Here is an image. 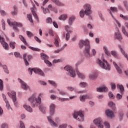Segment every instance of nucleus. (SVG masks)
<instances>
[{
	"mask_svg": "<svg viewBox=\"0 0 128 128\" xmlns=\"http://www.w3.org/2000/svg\"><path fill=\"white\" fill-rule=\"evenodd\" d=\"M84 46H85V50L84 52L85 54H88V56H92L90 52V41L88 40H80L79 42V46L80 48H84Z\"/></svg>",
	"mask_w": 128,
	"mask_h": 128,
	"instance_id": "nucleus-1",
	"label": "nucleus"
},
{
	"mask_svg": "<svg viewBox=\"0 0 128 128\" xmlns=\"http://www.w3.org/2000/svg\"><path fill=\"white\" fill-rule=\"evenodd\" d=\"M42 94H40L38 99L36 98V94H34L30 98L28 99V100L32 103V108H34L36 106H38V104L42 102V99L40 96H42Z\"/></svg>",
	"mask_w": 128,
	"mask_h": 128,
	"instance_id": "nucleus-2",
	"label": "nucleus"
},
{
	"mask_svg": "<svg viewBox=\"0 0 128 128\" xmlns=\"http://www.w3.org/2000/svg\"><path fill=\"white\" fill-rule=\"evenodd\" d=\"M74 118L78 120V122H84V116L82 111L74 112L72 114Z\"/></svg>",
	"mask_w": 128,
	"mask_h": 128,
	"instance_id": "nucleus-3",
	"label": "nucleus"
},
{
	"mask_svg": "<svg viewBox=\"0 0 128 128\" xmlns=\"http://www.w3.org/2000/svg\"><path fill=\"white\" fill-rule=\"evenodd\" d=\"M98 64L102 68H104V70H110V66L108 61L104 59H103L102 61L98 60Z\"/></svg>",
	"mask_w": 128,
	"mask_h": 128,
	"instance_id": "nucleus-4",
	"label": "nucleus"
},
{
	"mask_svg": "<svg viewBox=\"0 0 128 128\" xmlns=\"http://www.w3.org/2000/svg\"><path fill=\"white\" fill-rule=\"evenodd\" d=\"M7 22L9 24V26H12L13 30L16 32H18V28H22V24L21 23H18L16 22H10V20L8 19Z\"/></svg>",
	"mask_w": 128,
	"mask_h": 128,
	"instance_id": "nucleus-5",
	"label": "nucleus"
},
{
	"mask_svg": "<svg viewBox=\"0 0 128 128\" xmlns=\"http://www.w3.org/2000/svg\"><path fill=\"white\" fill-rule=\"evenodd\" d=\"M84 12L86 16H90L92 14V6L90 4H86L84 6Z\"/></svg>",
	"mask_w": 128,
	"mask_h": 128,
	"instance_id": "nucleus-6",
	"label": "nucleus"
},
{
	"mask_svg": "<svg viewBox=\"0 0 128 128\" xmlns=\"http://www.w3.org/2000/svg\"><path fill=\"white\" fill-rule=\"evenodd\" d=\"M64 68L65 70L68 72L69 76H70L71 78H74L76 76V72L72 66H65Z\"/></svg>",
	"mask_w": 128,
	"mask_h": 128,
	"instance_id": "nucleus-7",
	"label": "nucleus"
},
{
	"mask_svg": "<svg viewBox=\"0 0 128 128\" xmlns=\"http://www.w3.org/2000/svg\"><path fill=\"white\" fill-rule=\"evenodd\" d=\"M28 71L29 72L30 74H32V72H34L35 74H40V76H44L42 70L39 68H34L31 69L30 68H29Z\"/></svg>",
	"mask_w": 128,
	"mask_h": 128,
	"instance_id": "nucleus-8",
	"label": "nucleus"
},
{
	"mask_svg": "<svg viewBox=\"0 0 128 128\" xmlns=\"http://www.w3.org/2000/svg\"><path fill=\"white\" fill-rule=\"evenodd\" d=\"M102 120L100 118H96L94 120V124L98 126V128H104V126L102 124Z\"/></svg>",
	"mask_w": 128,
	"mask_h": 128,
	"instance_id": "nucleus-9",
	"label": "nucleus"
},
{
	"mask_svg": "<svg viewBox=\"0 0 128 128\" xmlns=\"http://www.w3.org/2000/svg\"><path fill=\"white\" fill-rule=\"evenodd\" d=\"M40 56H41L42 58V60H44V62L45 64H48V66H52V63H50V61L46 60L48 58V56H46V54L44 53H42L40 54Z\"/></svg>",
	"mask_w": 128,
	"mask_h": 128,
	"instance_id": "nucleus-10",
	"label": "nucleus"
},
{
	"mask_svg": "<svg viewBox=\"0 0 128 128\" xmlns=\"http://www.w3.org/2000/svg\"><path fill=\"white\" fill-rule=\"evenodd\" d=\"M18 80L22 88H23V90H28L30 88V86H28V84H26L22 80L18 79Z\"/></svg>",
	"mask_w": 128,
	"mask_h": 128,
	"instance_id": "nucleus-11",
	"label": "nucleus"
},
{
	"mask_svg": "<svg viewBox=\"0 0 128 128\" xmlns=\"http://www.w3.org/2000/svg\"><path fill=\"white\" fill-rule=\"evenodd\" d=\"M8 94L10 98H12V100L14 104H16V92H14V91H12L11 92V94L10 92H8Z\"/></svg>",
	"mask_w": 128,
	"mask_h": 128,
	"instance_id": "nucleus-12",
	"label": "nucleus"
},
{
	"mask_svg": "<svg viewBox=\"0 0 128 128\" xmlns=\"http://www.w3.org/2000/svg\"><path fill=\"white\" fill-rule=\"evenodd\" d=\"M30 10H31L34 16L36 18V20H38V15L36 13V6H34V4L33 7L32 8H31Z\"/></svg>",
	"mask_w": 128,
	"mask_h": 128,
	"instance_id": "nucleus-13",
	"label": "nucleus"
},
{
	"mask_svg": "<svg viewBox=\"0 0 128 128\" xmlns=\"http://www.w3.org/2000/svg\"><path fill=\"white\" fill-rule=\"evenodd\" d=\"M90 96L88 94L82 95L80 96V102H86V100H90Z\"/></svg>",
	"mask_w": 128,
	"mask_h": 128,
	"instance_id": "nucleus-14",
	"label": "nucleus"
},
{
	"mask_svg": "<svg viewBox=\"0 0 128 128\" xmlns=\"http://www.w3.org/2000/svg\"><path fill=\"white\" fill-rule=\"evenodd\" d=\"M48 120L50 124H51V126H55L56 128L58 127V124H56L54 120H52V116H49L47 117Z\"/></svg>",
	"mask_w": 128,
	"mask_h": 128,
	"instance_id": "nucleus-15",
	"label": "nucleus"
},
{
	"mask_svg": "<svg viewBox=\"0 0 128 128\" xmlns=\"http://www.w3.org/2000/svg\"><path fill=\"white\" fill-rule=\"evenodd\" d=\"M106 114L108 118H112L114 116V112L112 111L108 110L106 111Z\"/></svg>",
	"mask_w": 128,
	"mask_h": 128,
	"instance_id": "nucleus-16",
	"label": "nucleus"
},
{
	"mask_svg": "<svg viewBox=\"0 0 128 128\" xmlns=\"http://www.w3.org/2000/svg\"><path fill=\"white\" fill-rule=\"evenodd\" d=\"M50 114L52 116L54 114V110L56 108V105L54 104H52L50 106Z\"/></svg>",
	"mask_w": 128,
	"mask_h": 128,
	"instance_id": "nucleus-17",
	"label": "nucleus"
},
{
	"mask_svg": "<svg viewBox=\"0 0 128 128\" xmlns=\"http://www.w3.org/2000/svg\"><path fill=\"white\" fill-rule=\"evenodd\" d=\"M52 2H54L56 6H64V3H62V2H60V0H51Z\"/></svg>",
	"mask_w": 128,
	"mask_h": 128,
	"instance_id": "nucleus-18",
	"label": "nucleus"
},
{
	"mask_svg": "<svg viewBox=\"0 0 128 128\" xmlns=\"http://www.w3.org/2000/svg\"><path fill=\"white\" fill-rule=\"evenodd\" d=\"M108 89L106 86L97 88V92H108Z\"/></svg>",
	"mask_w": 128,
	"mask_h": 128,
	"instance_id": "nucleus-19",
	"label": "nucleus"
},
{
	"mask_svg": "<svg viewBox=\"0 0 128 128\" xmlns=\"http://www.w3.org/2000/svg\"><path fill=\"white\" fill-rule=\"evenodd\" d=\"M115 38L119 40H122V34H120V32L118 31L115 33Z\"/></svg>",
	"mask_w": 128,
	"mask_h": 128,
	"instance_id": "nucleus-20",
	"label": "nucleus"
},
{
	"mask_svg": "<svg viewBox=\"0 0 128 128\" xmlns=\"http://www.w3.org/2000/svg\"><path fill=\"white\" fill-rule=\"evenodd\" d=\"M24 108L26 110H27V112H32V107H30V106H28L26 104H24Z\"/></svg>",
	"mask_w": 128,
	"mask_h": 128,
	"instance_id": "nucleus-21",
	"label": "nucleus"
},
{
	"mask_svg": "<svg viewBox=\"0 0 128 128\" xmlns=\"http://www.w3.org/2000/svg\"><path fill=\"white\" fill-rule=\"evenodd\" d=\"M113 64L114 66H115L118 72V74H122V70L120 68V67H118V66L116 63V62H113Z\"/></svg>",
	"mask_w": 128,
	"mask_h": 128,
	"instance_id": "nucleus-22",
	"label": "nucleus"
},
{
	"mask_svg": "<svg viewBox=\"0 0 128 128\" xmlns=\"http://www.w3.org/2000/svg\"><path fill=\"white\" fill-rule=\"evenodd\" d=\"M96 78H98V76H96V74L94 73L90 74L89 76V78L91 80H96Z\"/></svg>",
	"mask_w": 128,
	"mask_h": 128,
	"instance_id": "nucleus-23",
	"label": "nucleus"
},
{
	"mask_svg": "<svg viewBox=\"0 0 128 128\" xmlns=\"http://www.w3.org/2000/svg\"><path fill=\"white\" fill-rule=\"evenodd\" d=\"M66 18H68V14H63L59 17L60 20H66Z\"/></svg>",
	"mask_w": 128,
	"mask_h": 128,
	"instance_id": "nucleus-24",
	"label": "nucleus"
},
{
	"mask_svg": "<svg viewBox=\"0 0 128 128\" xmlns=\"http://www.w3.org/2000/svg\"><path fill=\"white\" fill-rule=\"evenodd\" d=\"M108 106H110V108H112V110H116V104L112 102H110L108 103Z\"/></svg>",
	"mask_w": 128,
	"mask_h": 128,
	"instance_id": "nucleus-25",
	"label": "nucleus"
},
{
	"mask_svg": "<svg viewBox=\"0 0 128 128\" xmlns=\"http://www.w3.org/2000/svg\"><path fill=\"white\" fill-rule=\"evenodd\" d=\"M19 38L20 40H22V42L24 44L28 46V42H26V40L22 36H19Z\"/></svg>",
	"mask_w": 128,
	"mask_h": 128,
	"instance_id": "nucleus-26",
	"label": "nucleus"
},
{
	"mask_svg": "<svg viewBox=\"0 0 128 128\" xmlns=\"http://www.w3.org/2000/svg\"><path fill=\"white\" fill-rule=\"evenodd\" d=\"M74 20H76V17H74V16L70 17L68 21V24L70 26H72V22Z\"/></svg>",
	"mask_w": 128,
	"mask_h": 128,
	"instance_id": "nucleus-27",
	"label": "nucleus"
},
{
	"mask_svg": "<svg viewBox=\"0 0 128 128\" xmlns=\"http://www.w3.org/2000/svg\"><path fill=\"white\" fill-rule=\"evenodd\" d=\"M92 54H90V56H88V54H86V56H87L88 58H90V56H94L96 54V49H92Z\"/></svg>",
	"mask_w": 128,
	"mask_h": 128,
	"instance_id": "nucleus-28",
	"label": "nucleus"
},
{
	"mask_svg": "<svg viewBox=\"0 0 128 128\" xmlns=\"http://www.w3.org/2000/svg\"><path fill=\"white\" fill-rule=\"evenodd\" d=\"M117 88H120L121 94H122V92H124V86H122V84L120 85L118 84H117Z\"/></svg>",
	"mask_w": 128,
	"mask_h": 128,
	"instance_id": "nucleus-29",
	"label": "nucleus"
},
{
	"mask_svg": "<svg viewBox=\"0 0 128 128\" xmlns=\"http://www.w3.org/2000/svg\"><path fill=\"white\" fill-rule=\"evenodd\" d=\"M104 52L108 56H112L110 55V52H108V48L106 47H104Z\"/></svg>",
	"mask_w": 128,
	"mask_h": 128,
	"instance_id": "nucleus-30",
	"label": "nucleus"
},
{
	"mask_svg": "<svg viewBox=\"0 0 128 128\" xmlns=\"http://www.w3.org/2000/svg\"><path fill=\"white\" fill-rule=\"evenodd\" d=\"M110 15L112 16V18H114L117 24L118 25V26H119V28H120V22L116 20V18H114V15H112V11H110Z\"/></svg>",
	"mask_w": 128,
	"mask_h": 128,
	"instance_id": "nucleus-31",
	"label": "nucleus"
},
{
	"mask_svg": "<svg viewBox=\"0 0 128 128\" xmlns=\"http://www.w3.org/2000/svg\"><path fill=\"white\" fill-rule=\"evenodd\" d=\"M26 56H27V54H24L23 58L24 60V62L26 66H28L29 64H28V60H26Z\"/></svg>",
	"mask_w": 128,
	"mask_h": 128,
	"instance_id": "nucleus-32",
	"label": "nucleus"
},
{
	"mask_svg": "<svg viewBox=\"0 0 128 128\" xmlns=\"http://www.w3.org/2000/svg\"><path fill=\"white\" fill-rule=\"evenodd\" d=\"M16 44V42H11L10 43V48H12V50H14L15 46Z\"/></svg>",
	"mask_w": 128,
	"mask_h": 128,
	"instance_id": "nucleus-33",
	"label": "nucleus"
},
{
	"mask_svg": "<svg viewBox=\"0 0 128 128\" xmlns=\"http://www.w3.org/2000/svg\"><path fill=\"white\" fill-rule=\"evenodd\" d=\"M14 11L12 12V16H16L18 14V10L16 9V6L14 7Z\"/></svg>",
	"mask_w": 128,
	"mask_h": 128,
	"instance_id": "nucleus-34",
	"label": "nucleus"
},
{
	"mask_svg": "<svg viewBox=\"0 0 128 128\" xmlns=\"http://www.w3.org/2000/svg\"><path fill=\"white\" fill-rule=\"evenodd\" d=\"M76 72H77V74H78V76L79 78H84L85 76H84V74L80 73V72L78 71H77Z\"/></svg>",
	"mask_w": 128,
	"mask_h": 128,
	"instance_id": "nucleus-35",
	"label": "nucleus"
},
{
	"mask_svg": "<svg viewBox=\"0 0 128 128\" xmlns=\"http://www.w3.org/2000/svg\"><path fill=\"white\" fill-rule=\"evenodd\" d=\"M48 82L50 84H52V86L54 88H56L57 85L54 81L49 80H48Z\"/></svg>",
	"mask_w": 128,
	"mask_h": 128,
	"instance_id": "nucleus-36",
	"label": "nucleus"
},
{
	"mask_svg": "<svg viewBox=\"0 0 128 128\" xmlns=\"http://www.w3.org/2000/svg\"><path fill=\"white\" fill-rule=\"evenodd\" d=\"M41 8L44 14H48V12H50V10H48V8H44V6H42Z\"/></svg>",
	"mask_w": 128,
	"mask_h": 128,
	"instance_id": "nucleus-37",
	"label": "nucleus"
},
{
	"mask_svg": "<svg viewBox=\"0 0 128 128\" xmlns=\"http://www.w3.org/2000/svg\"><path fill=\"white\" fill-rule=\"evenodd\" d=\"M72 30H70L69 32H67L66 34V40H70V34H71Z\"/></svg>",
	"mask_w": 128,
	"mask_h": 128,
	"instance_id": "nucleus-38",
	"label": "nucleus"
},
{
	"mask_svg": "<svg viewBox=\"0 0 128 128\" xmlns=\"http://www.w3.org/2000/svg\"><path fill=\"white\" fill-rule=\"evenodd\" d=\"M120 18H122L124 20L128 21V16H124L122 14H120Z\"/></svg>",
	"mask_w": 128,
	"mask_h": 128,
	"instance_id": "nucleus-39",
	"label": "nucleus"
},
{
	"mask_svg": "<svg viewBox=\"0 0 128 128\" xmlns=\"http://www.w3.org/2000/svg\"><path fill=\"white\" fill-rule=\"evenodd\" d=\"M2 46L4 48L5 50H8V44L6 42H4V43H2Z\"/></svg>",
	"mask_w": 128,
	"mask_h": 128,
	"instance_id": "nucleus-40",
	"label": "nucleus"
},
{
	"mask_svg": "<svg viewBox=\"0 0 128 128\" xmlns=\"http://www.w3.org/2000/svg\"><path fill=\"white\" fill-rule=\"evenodd\" d=\"M46 24H52V18H50V17H48L46 19Z\"/></svg>",
	"mask_w": 128,
	"mask_h": 128,
	"instance_id": "nucleus-41",
	"label": "nucleus"
},
{
	"mask_svg": "<svg viewBox=\"0 0 128 128\" xmlns=\"http://www.w3.org/2000/svg\"><path fill=\"white\" fill-rule=\"evenodd\" d=\"M110 10L112 12H118V8L116 7H110Z\"/></svg>",
	"mask_w": 128,
	"mask_h": 128,
	"instance_id": "nucleus-42",
	"label": "nucleus"
},
{
	"mask_svg": "<svg viewBox=\"0 0 128 128\" xmlns=\"http://www.w3.org/2000/svg\"><path fill=\"white\" fill-rule=\"evenodd\" d=\"M111 54L112 56H113L114 58H118V53L114 50L111 51Z\"/></svg>",
	"mask_w": 128,
	"mask_h": 128,
	"instance_id": "nucleus-43",
	"label": "nucleus"
},
{
	"mask_svg": "<svg viewBox=\"0 0 128 128\" xmlns=\"http://www.w3.org/2000/svg\"><path fill=\"white\" fill-rule=\"evenodd\" d=\"M58 100L60 102H66V100H68V98H58Z\"/></svg>",
	"mask_w": 128,
	"mask_h": 128,
	"instance_id": "nucleus-44",
	"label": "nucleus"
},
{
	"mask_svg": "<svg viewBox=\"0 0 128 128\" xmlns=\"http://www.w3.org/2000/svg\"><path fill=\"white\" fill-rule=\"evenodd\" d=\"M123 4H124V6L125 8L128 12V2L124 0V1L123 2Z\"/></svg>",
	"mask_w": 128,
	"mask_h": 128,
	"instance_id": "nucleus-45",
	"label": "nucleus"
},
{
	"mask_svg": "<svg viewBox=\"0 0 128 128\" xmlns=\"http://www.w3.org/2000/svg\"><path fill=\"white\" fill-rule=\"evenodd\" d=\"M4 90V82L0 79V90Z\"/></svg>",
	"mask_w": 128,
	"mask_h": 128,
	"instance_id": "nucleus-46",
	"label": "nucleus"
},
{
	"mask_svg": "<svg viewBox=\"0 0 128 128\" xmlns=\"http://www.w3.org/2000/svg\"><path fill=\"white\" fill-rule=\"evenodd\" d=\"M39 108H40V110H41V112H43V114H44V112H46V107H44L42 106H40L39 107Z\"/></svg>",
	"mask_w": 128,
	"mask_h": 128,
	"instance_id": "nucleus-47",
	"label": "nucleus"
},
{
	"mask_svg": "<svg viewBox=\"0 0 128 128\" xmlns=\"http://www.w3.org/2000/svg\"><path fill=\"white\" fill-rule=\"evenodd\" d=\"M26 34L28 36V38H32V36H34V34H32V32H30V31H26Z\"/></svg>",
	"mask_w": 128,
	"mask_h": 128,
	"instance_id": "nucleus-48",
	"label": "nucleus"
},
{
	"mask_svg": "<svg viewBox=\"0 0 128 128\" xmlns=\"http://www.w3.org/2000/svg\"><path fill=\"white\" fill-rule=\"evenodd\" d=\"M104 126H105L106 128H110V124L108 122H104Z\"/></svg>",
	"mask_w": 128,
	"mask_h": 128,
	"instance_id": "nucleus-49",
	"label": "nucleus"
},
{
	"mask_svg": "<svg viewBox=\"0 0 128 128\" xmlns=\"http://www.w3.org/2000/svg\"><path fill=\"white\" fill-rule=\"evenodd\" d=\"M3 66V68L4 70V72H6V74H8L9 72H8V66H6L4 65L2 66Z\"/></svg>",
	"mask_w": 128,
	"mask_h": 128,
	"instance_id": "nucleus-50",
	"label": "nucleus"
},
{
	"mask_svg": "<svg viewBox=\"0 0 128 128\" xmlns=\"http://www.w3.org/2000/svg\"><path fill=\"white\" fill-rule=\"evenodd\" d=\"M29 48H30V50H34V52H40V49H38V48H34L32 46H30Z\"/></svg>",
	"mask_w": 128,
	"mask_h": 128,
	"instance_id": "nucleus-51",
	"label": "nucleus"
},
{
	"mask_svg": "<svg viewBox=\"0 0 128 128\" xmlns=\"http://www.w3.org/2000/svg\"><path fill=\"white\" fill-rule=\"evenodd\" d=\"M28 20H30V22H32V24L33 22H32V14H28Z\"/></svg>",
	"mask_w": 128,
	"mask_h": 128,
	"instance_id": "nucleus-52",
	"label": "nucleus"
},
{
	"mask_svg": "<svg viewBox=\"0 0 128 128\" xmlns=\"http://www.w3.org/2000/svg\"><path fill=\"white\" fill-rule=\"evenodd\" d=\"M58 92H59V94H60V96H66V92H64L62 91H60L59 89L58 90Z\"/></svg>",
	"mask_w": 128,
	"mask_h": 128,
	"instance_id": "nucleus-53",
	"label": "nucleus"
},
{
	"mask_svg": "<svg viewBox=\"0 0 128 128\" xmlns=\"http://www.w3.org/2000/svg\"><path fill=\"white\" fill-rule=\"evenodd\" d=\"M80 16L81 18H84V10H81L80 11Z\"/></svg>",
	"mask_w": 128,
	"mask_h": 128,
	"instance_id": "nucleus-54",
	"label": "nucleus"
},
{
	"mask_svg": "<svg viewBox=\"0 0 128 128\" xmlns=\"http://www.w3.org/2000/svg\"><path fill=\"white\" fill-rule=\"evenodd\" d=\"M14 56L16 58H21L20 54V52H14Z\"/></svg>",
	"mask_w": 128,
	"mask_h": 128,
	"instance_id": "nucleus-55",
	"label": "nucleus"
},
{
	"mask_svg": "<svg viewBox=\"0 0 128 128\" xmlns=\"http://www.w3.org/2000/svg\"><path fill=\"white\" fill-rule=\"evenodd\" d=\"M2 29L4 30H6V23L4 22V20H2Z\"/></svg>",
	"mask_w": 128,
	"mask_h": 128,
	"instance_id": "nucleus-56",
	"label": "nucleus"
},
{
	"mask_svg": "<svg viewBox=\"0 0 128 128\" xmlns=\"http://www.w3.org/2000/svg\"><path fill=\"white\" fill-rule=\"evenodd\" d=\"M110 86H111V88H112V90H114L116 89V84H114V83H111L110 84Z\"/></svg>",
	"mask_w": 128,
	"mask_h": 128,
	"instance_id": "nucleus-57",
	"label": "nucleus"
},
{
	"mask_svg": "<svg viewBox=\"0 0 128 128\" xmlns=\"http://www.w3.org/2000/svg\"><path fill=\"white\" fill-rule=\"evenodd\" d=\"M48 9L50 10H54V8L52 7V4H49L48 5Z\"/></svg>",
	"mask_w": 128,
	"mask_h": 128,
	"instance_id": "nucleus-58",
	"label": "nucleus"
},
{
	"mask_svg": "<svg viewBox=\"0 0 128 128\" xmlns=\"http://www.w3.org/2000/svg\"><path fill=\"white\" fill-rule=\"evenodd\" d=\"M80 86H81V88H85V86H86V83L85 82H81L80 84Z\"/></svg>",
	"mask_w": 128,
	"mask_h": 128,
	"instance_id": "nucleus-59",
	"label": "nucleus"
},
{
	"mask_svg": "<svg viewBox=\"0 0 128 128\" xmlns=\"http://www.w3.org/2000/svg\"><path fill=\"white\" fill-rule=\"evenodd\" d=\"M0 14H1V16H4L6 14V13L4 10H1L0 11Z\"/></svg>",
	"mask_w": 128,
	"mask_h": 128,
	"instance_id": "nucleus-60",
	"label": "nucleus"
},
{
	"mask_svg": "<svg viewBox=\"0 0 128 128\" xmlns=\"http://www.w3.org/2000/svg\"><path fill=\"white\" fill-rule=\"evenodd\" d=\"M118 8L120 10H121V12H124V8L122 6L119 5L118 6Z\"/></svg>",
	"mask_w": 128,
	"mask_h": 128,
	"instance_id": "nucleus-61",
	"label": "nucleus"
},
{
	"mask_svg": "<svg viewBox=\"0 0 128 128\" xmlns=\"http://www.w3.org/2000/svg\"><path fill=\"white\" fill-rule=\"evenodd\" d=\"M20 128H26L24 124L22 121H20Z\"/></svg>",
	"mask_w": 128,
	"mask_h": 128,
	"instance_id": "nucleus-62",
	"label": "nucleus"
},
{
	"mask_svg": "<svg viewBox=\"0 0 128 128\" xmlns=\"http://www.w3.org/2000/svg\"><path fill=\"white\" fill-rule=\"evenodd\" d=\"M67 125L66 124H62L60 125L59 128H66Z\"/></svg>",
	"mask_w": 128,
	"mask_h": 128,
	"instance_id": "nucleus-63",
	"label": "nucleus"
},
{
	"mask_svg": "<svg viewBox=\"0 0 128 128\" xmlns=\"http://www.w3.org/2000/svg\"><path fill=\"white\" fill-rule=\"evenodd\" d=\"M1 128H8V124H4L2 125Z\"/></svg>",
	"mask_w": 128,
	"mask_h": 128,
	"instance_id": "nucleus-64",
	"label": "nucleus"
}]
</instances>
